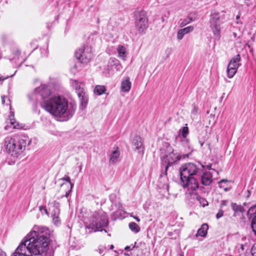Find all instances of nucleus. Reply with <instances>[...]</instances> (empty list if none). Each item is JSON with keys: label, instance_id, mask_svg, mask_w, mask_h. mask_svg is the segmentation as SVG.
I'll list each match as a JSON object with an SVG mask.
<instances>
[{"label": "nucleus", "instance_id": "nucleus-17", "mask_svg": "<svg viewBox=\"0 0 256 256\" xmlns=\"http://www.w3.org/2000/svg\"><path fill=\"white\" fill-rule=\"evenodd\" d=\"M108 66L112 68H114L116 71H120L122 70V66L119 60L115 58H111L108 62Z\"/></svg>", "mask_w": 256, "mask_h": 256}, {"label": "nucleus", "instance_id": "nucleus-30", "mask_svg": "<svg viewBox=\"0 0 256 256\" xmlns=\"http://www.w3.org/2000/svg\"><path fill=\"white\" fill-rule=\"evenodd\" d=\"M128 226L130 229L134 232L138 233L140 230V228L134 222H130Z\"/></svg>", "mask_w": 256, "mask_h": 256}, {"label": "nucleus", "instance_id": "nucleus-14", "mask_svg": "<svg viewBox=\"0 0 256 256\" xmlns=\"http://www.w3.org/2000/svg\"><path fill=\"white\" fill-rule=\"evenodd\" d=\"M200 177V178L201 184L205 186H210L213 180L212 174L210 172H202Z\"/></svg>", "mask_w": 256, "mask_h": 256}, {"label": "nucleus", "instance_id": "nucleus-26", "mask_svg": "<svg viewBox=\"0 0 256 256\" xmlns=\"http://www.w3.org/2000/svg\"><path fill=\"white\" fill-rule=\"evenodd\" d=\"M247 216L249 219H252L256 216V204L250 207L247 212Z\"/></svg>", "mask_w": 256, "mask_h": 256}, {"label": "nucleus", "instance_id": "nucleus-22", "mask_svg": "<svg viewBox=\"0 0 256 256\" xmlns=\"http://www.w3.org/2000/svg\"><path fill=\"white\" fill-rule=\"evenodd\" d=\"M62 180H66L67 182V183L63 184L62 185V186H66L67 187H70V190L68 192H66L65 194V196L66 197H68L72 191V189L74 186V184L70 182V178L68 176H64V178H62Z\"/></svg>", "mask_w": 256, "mask_h": 256}, {"label": "nucleus", "instance_id": "nucleus-15", "mask_svg": "<svg viewBox=\"0 0 256 256\" xmlns=\"http://www.w3.org/2000/svg\"><path fill=\"white\" fill-rule=\"evenodd\" d=\"M132 144L135 148L138 150V152L143 154L144 152V147L142 141V138L138 136H136L132 141Z\"/></svg>", "mask_w": 256, "mask_h": 256}, {"label": "nucleus", "instance_id": "nucleus-27", "mask_svg": "<svg viewBox=\"0 0 256 256\" xmlns=\"http://www.w3.org/2000/svg\"><path fill=\"white\" fill-rule=\"evenodd\" d=\"M167 180H168L166 176H161L160 179L159 180V182H164V184L162 186H160L161 188L168 190V184L167 182Z\"/></svg>", "mask_w": 256, "mask_h": 256}, {"label": "nucleus", "instance_id": "nucleus-42", "mask_svg": "<svg viewBox=\"0 0 256 256\" xmlns=\"http://www.w3.org/2000/svg\"><path fill=\"white\" fill-rule=\"evenodd\" d=\"M39 210L41 212L43 210V211H44L45 213L46 214H48V212L47 209L46 208V206H40L39 207Z\"/></svg>", "mask_w": 256, "mask_h": 256}, {"label": "nucleus", "instance_id": "nucleus-1", "mask_svg": "<svg viewBox=\"0 0 256 256\" xmlns=\"http://www.w3.org/2000/svg\"><path fill=\"white\" fill-rule=\"evenodd\" d=\"M50 230L46 226H35L24 241L28 252L35 255L45 252L50 244Z\"/></svg>", "mask_w": 256, "mask_h": 256}, {"label": "nucleus", "instance_id": "nucleus-49", "mask_svg": "<svg viewBox=\"0 0 256 256\" xmlns=\"http://www.w3.org/2000/svg\"><path fill=\"white\" fill-rule=\"evenodd\" d=\"M4 98H5V96H2V103L3 104H4L5 102Z\"/></svg>", "mask_w": 256, "mask_h": 256}, {"label": "nucleus", "instance_id": "nucleus-31", "mask_svg": "<svg viewBox=\"0 0 256 256\" xmlns=\"http://www.w3.org/2000/svg\"><path fill=\"white\" fill-rule=\"evenodd\" d=\"M227 182L228 180L224 179L222 180L220 182H218V186L220 188H223L226 192L228 190V188L225 185Z\"/></svg>", "mask_w": 256, "mask_h": 256}, {"label": "nucleus", "instance_id": "nucleus-43", "mask_svg": "<svg viewBox=\"0 0 256 256\" xmlns=\"http://www.w3.org/2000/svg\"><path fill=\"white\" fill-rule=\"evenodd\" d=\"M227 203H228V201L227 200H223L221 202L220 206H221L222 207L224 206H226Z\"/></svg>", "mask_w": 256, "mask_h": 256}, {"label": "nucleus", "instance_id": "nucleus-35", "mask_svg": "<svg viewBox=\"0 0 256 256\" xmlns=\"http://www.w3.org/2000/svg\"><path fill=\"white\" fill-rule=\"evenodd\" d=\"M52 222L56 226H59L60 224V220L59 215L52 216Z\"/></svg>", "mask_w": 256, "mask_h": 256}, {"label": "nucleus", "instance_id": "nucleus-37", "mask_svg": "<svg viewBox=\"0 0 256 256\" xmlns=\"http://www.w3.org/2000/svg\"><path fill=\"white\" fill-rule=\"evenodd\" d=\"M184 34L182 32V30H179L177 32L176 38L178 40H182L184 36Z\"/></svg>", "mask_w": 256, "mask_h": 256}, {"label": "nucleus", "instance_id": "nucleus-53", "mask_svg": "<svg viewBox=\"0 0 256 256\" xmlns=\"http://www.w3.org/2000/svg\"><path fill=\"white\" fill-rule=\"evenodd\" d=\"M45 52H46L45 56H46V55H47V54H48V52H47V50H46Z\"/></svg>", "mask_w": 256, "mask_h": 256}, {"label": "nucleus", "instance_id": "nucleus-29", "mask_svg": "<svg viewBox=\"0 0 256 256\" xmlns=\"http://www.w3.org/2000/svg\"><path fill=\"white\" fill-rule=\"evenodd\" d=\"M231 206L233 210L234 211L235 213L237 212H243L244 211V210L242 206L240 205H238L236 203L232 202L231 204Z\"/></svg>", "mask_w": 256, "mask_h": 256}, {"label": "nucleus", "instance_id": "nucleus-46", "mask_svg": "<svg viewBox=\"0 0 256 256\" xmlns=\"http://www.w3.org/2000/svg\"><path fill=\"white\" fill-rule=\"evenodd\" d=\"M0 256H6L5 252L1 249H0Z\"/></svg>", "mask_w": 256, "mask_h": 256}, {"label": "nucleus", "instance_id": "nucleus-23", "mask_svg": "<svg viewBox=\"0 0 256 256\" xmlns=\"http://www.w3.org/2000/svg\"><path fill=\"white\" fill-rule=\"evenodd\" d=\"M117 52L118 53V56L120 58H121L123 60H126V48L122 46H118L117 48Z\"/></svg>", "mask_w": 256, "mask_h": 256}, {"label": "nucleus", "instance_id": "nucleus-51", "mask_svg": "<svg viewBox=\"0 0 256 256\" xmlns=\"http://www.w3.org/2000/svg\"><path fill=\"white\" fill-rule=\"evenodd\" d=\"M130 248V246H127L126 247L125 250H129Z\"/></svg>", "mask_w": 256, "mask_h": 256}, {"label": "nucleus", "instance_id": "nucleus-40", "mask_svg": "<svg viewBox=\"0 0 256 256\" xmlns=\"http://www.w3.org/2000/svg\"><path fill=\"white\" fill-rule=\"evenodd\" d=\"M251 254L252 256H256V244H254L252 248Z\"/></svg>", "mask_w": 256, "mask_h": 256}, {"label": "nucleus", "instance_id": "nucleus-9", "mask_svg": "<svg viewBox=\"0 0 256 256\" xmlns=\"http://www.w3.org/2000/svg\"><path fill=\"white\" fill-rule=\"evenodd\" d=\"M240 56L238 54L234 56L229 62L227 68V76L229 78H232L236 74L240 66Z\"/></svg>", "mask_w": 256, "mask_h": 256}, {"label": "nucleus", "instance_id": "nucleus-13", "mask_svg": "<svg viewBox=\"0 0 256 256\" xmlns=\"http://www.w3.org/2000/svg\"><path fill=\"white\" fill-rule=\"evenodd\" d=\"M28 252V245L24 240L22 241L14 252L12 254V256H30V254H27Z\"/></svg>", "mask_w": 256, "mask_h": 256}, {"label": "nucleus", "instance_id": "nucleus-34", "mask_svg": "<svg viewBox=\"0 0 256 256\" xmlns=\"http://www.w3.org/2000/svg\"><path fill=\"white\" fill-rule=\"evenodd\" d=\"M194 26H190L184 28H182L180 30H182V32H184V34H186L192 32L194 30Z\"/></svg>", "mask_w": 256, "mask_h": 256}, {"label": "nucleus", "instance_id": "nucleus-12", "mask_svg": "<svg viewBox=\"0 0 256 256\" xmlns=\"http://www.w3.org/2000/svg\"><path fill=\"white\" fill-rule=\"evenodd\" d=\"M52 91L48 86L42 84L34 90L35 94H38L42 99L48 98L50 94Z\"/></svg>", "mask_w": 256, "mask_h": 256}, {"label": "nucleus", "instance_id": "nucleus-54", "mask_svg": "<svg viewBox=\"0 0 256 256\" xmlns=\"http://www.w3.org/2000/svg\"><path fill=\"white\" fill-rule=\"evenodd\" d=\"M8 126H8H5V128H6V129H7V126Z\"/></svg>", "mask_w": 256, "mask_h": 256}, {"label": "nucleus", "instance_id": "nucleus-25", "mask_svg": "<svg viewBox=\"0 0 256 256\" xmlns=\"http://www.w3.org/2000/svg\"><path fill=\"white\" fill-rule=\"evenodd\" d=\"M26 144V140L24 139L21 138L18 140L17 142L16 150H18V153H20L24 149Z\"/></svg>", "mask_w": 256, "mask_h": 256}, {"label": "nucleus", "instance_id": "nucleus-18", "mask_svg": "<svg viewBox=\"0 0 256 256\" xmlns=\"http://www.w3.org/2000/svg\"><path fill=\"white\" fill-rule=\"evenodd\" d=\"M208 226L207 224H203L200 228L198 230L196 234V237L201 236L205 238L208 233Z\"/></svg>", "mask_w": 256, "mask_h": 256}, {"label": "nucleus", "instance_id": "nucleus-19", "mask_svg": "<svg viewBox=\"0 0 256 256\" xmlns=\"http://www.w3.org/2000/svg\"><path fill=\"white\" fill-rule=\"evenodd\" d=\"M120 152L117 148L116 150H113L109 156V162L110 164H114L118 161L120 157Z\"/></svg>", "mask_w": 256, "mask_h": 256}, {"label": "nucleus", "instance_id": "nucleus-7", "mask_svg": "<svg viewBox=\"0 0 256 256\" xmlns=\"http://www.w3.org/2000/svg\"><path fill=\"white\" fill-rule=\"evenodd\" d=\"M220 13L214 11L210 14V26L213 32L216 40H219L220 38Z\"/></svg>", "mask_w": 256, "mask_h": 256}, {"label": "nucleus", "instance_id": "nucleus-52", "mask_svg": "<svg viewBox=\"0 0 256 256\" xmlns=\"http://www.w3.org/2000/svg\"><path fill=\"white\" fill-rule=\"evenodd\" d=\"M114 246L112 244L110 246V249L112 250L114 248Z\"/></svg>", "mask_w": 256, "mask_h": 256}, {"label": "nucleus", "instance_id": "nucleus-11", "mask_svg": "<svg viewBox=\"0 0 256 256\" xmlns=\"http://www.w3.org/2000/svg\"><path fill=\"white\" fill-rule=\"evenodd\" d=\"M73 86L74 87L76 92L78 96V98L80 101L81 106L82 108H84L86 106L88 102V98L87 95L84 92V90L83 88H81V86L78 84V83L76 81H74L73 83Z\"/></svg>", "mask_w": 256, "mask_h": 256}, {"label": "nucleus", "instance_id": "nucleus-36", "mask_svg": "<svg viewBox=\"0 0 256 256\" xmlns=\"http://www.w3.org/2000/svg\"><path fill=\"white\" fill-rule=\"evenodd\" d=\"M192 20V19L190 17H188L183 20L182 22L180 24V26L181 27L184 26L187 24L190 23Z\"/></svg>", "mask_w": 256, "mask_h": 256}, {"label": "nucleus", "instance_id": "nucleus-33", "mask_svg": "<svg viewBox=\"0 0 256 256\" xmlns=\"http://www.w3.org/2000/svg\"><path fill=\"white\" fill-rule=\"evenodd\" d=\"M251 228L254 234L256 235V216L252 220Z\"/></svg>", "mask_w": 256, "mask_h": 256}, {"label": "nucleus", "instance_id": "nucleus-3", "mask_svg": "<svg viewBox=\"0 0 256 256\" xmlns=\"http://www.w3.org/2000/svg\"><path fill=\"white\" fill-rule=\"evenodd\" d=\"M202 165H198L192 162L182 164L179 169L181 184L183 188H187L192 191L198 188V178L202 173Z\"/></svg>", "mask_w": 256, "mask_h": 256}, {"label": "nucleus", "instance_id": "nucleus-45", "mask_svg": "<svg viewBox=\"0 0 256 256\" xmlns=\"http://www.w3.org/2000/svg\"><path fill=\"white\" fill-rule=\"evenodd\" d=\"M211 167H212V165H211V164L208 165V166H206L207 168H208V170H212V168H211ZM212 170H213L214 172H216L217 174H218V172L217 171L215 170L214 169H212Z\"/></svg>", "mask_w": 256, "mask_h": 256}, {"label": "nucleus", "instance_id": "nucleus-20", "mask_svg": "<svg viewBox=\"0 0 256 256\" xmlns=\"http://www.w3.org/2000/svg\"><path fill=\"white\" fill-rule=\"evenodd\" d=\"M132 84L128 77L122 81L121 83V90L123 92H128L131 88Z\"/></svg>", "mask_w": 256, "mask_h": 256}, {"label": "nucleus", "instance_id": "nucleus-4", "mask_svg": "<svg viewBox=\"0 0 256 256\" xmlns=\"http://www.w3.org/2000/svg\"><path fill=\"white\" fill-rule=\"evenodd\" d=\"M164 148H161L160 158L162 162H164L166 165L165 166V172H166L170 166L179 161L181 159H185L188 158L190 153L188 154H180L178 152H174L172 146L168 144L166 142L164 144Z\"/></svg>", "mask_w": 256, "mask_h": 256}, {"label": "nucleus", "instance_id": "nucleus-8", "mask_svg": "<svg viewBox=\"0 0 256 256\" xmlns=\"http://www.w3.org/2000/svg\"><path fill=\"white\" fill-rule=\"evenodd\" d=\"M76 58L82 62L86 64L90 62L92 56V48L90 46H84L76 51Z\"/></svg>", "mask_w": 256, "mask_h": 256}, {"label": "nucleus", "instance_id": "nucleus-44", "mask_svg": "<svg viewBox=\"0 0 256 256\" xmlns=\"http://www.w3.org/2000/svg\"><path fill=\"white\" fill-rule=\"evenodd\" d=\"M9 76H7L6 77H4V76H0V82H2L4 80L8 78Z\"/></svg>", "mask_w": 256, "mask_h": 256}, {"label": "nucleus", "instance_id": "nucleus-2", "mask_svg": "<svg viewBox=\"0 0 256 256\" xmlns=\"http://www.w3.org/2000/svg\"><path fill=\"white\" fill-rule=\"evenodd\" d=\"M44 108L60 120L67 121L74 114L76 106L68 104V100L60 96H53L44 100L42 104Z\"/></svg>", "mask_w": 256, "mask_h": 256}, {"label": "nucleus", "instance_id": "nucleus-56", "mask_svg": "<svg viewBox=\"0 0 256 256\" xmlns=\"http://www.w3.org/2000/svg\"><path fill=\"white\" fill-rule=\"evenodd\" d=\"M105 232H106V230H104Z\"/></svg>", "mask_w": 256, "mask_h": 256}, {"label": "nucleus", "instance_id": "nucleus-10", "mask_svg": "<svg viewBox=\"0 0 256 256\" xmlns=\"http://www.w3.org/2000/svg\"><path fill=\"white\" fill-rule=\"evenodd\" d=\"M4 146L6 151L12 156H15L19 154L18 150H16L17 142L15 139L10 137L6 138L4 140Z\"/></svg>", "mask_w": 256, "mask_h": 256}, {"label": "nucleus", "instance_id": "nucleus-47", "mask_svg": "<svg viewBox=\"0 0 256 256\" xmlns=\"http://www.w3.org/2000/svg\"><path fill=\"white\" fill-rule=\"evenodd\" d=\"M130 216H132V217H133V218H134L136 220V222H140V219L138 217H137V216H132V215H131Z\"/></svg>", "mask_w": 256, "mask_h": 256}, {"label": "nucleus", "instance_id": "nucleus-16", "mask_svg": "<svg viewBox=\"0 0 256 256\" xmlns=\"http://www.w3.org/2000/svg\"><path fill=\"white\" fill-rule=\"evenodd\" d=\"M48 206L49 210L51 212L52 216L60 215V204L58 202L54 200L52 203H49Z\"/></svg>", "mask_w": 256, "mask_h": 256}, {"label": "nucleus", "instance_id": "nucleus-41", "mask_svg": "<svg viewBox=\"0 0 256 256\" xmlns=\"http://www.w3.org/2000/svg\"><path fill=\"white\" fill-rule=\"evenodd\" d=\"M224 214V212L222 210H220L216 215V217L218 219L222 217Z\"/></svg>", "mask_w": 256, "mask_h": 256}, {"label": "nucleus", "instance_id": "nucleus-6", "mask_svg": "<svg viewBox=\"0 0 256 256\" xmlns=\"http://www.w3.org/2000/svg\"><path fill=\"white\" fill-rule=\"evenodd\" d=\"M134 24L139 34L144 33L148 26V18L145 11L141 10L135 12Z\"/></svg>", "mask_w": 256, "mask_h": 256}, {"label": "nucleus", "instance_id": "nucleus-21", "mask_svg": "<svg viewBox=\"0 0 256 256\" xmlns=\"http://www.w3.org/2000/svg\"><path fill=\"white\" fill-rule=\"evenodd\" d=\"M6 122L8 124H10V126H12L14 128H19L18 124L16 122L14 118V112L12 111H10V112L8 118L6 120Z\"/></svg>", "mask_w": 256, "mask_h": 256}, {"label": "nucleus", "instance_id": "nucleus-55", "mask_svg": "<svg viewBox=\"0 0 256 256\" xmlns=\"http://www.w3.org/2000/svg\"><path fill=\"white\" fill-rule=\"evenodd\" d=\"M246 203H244V206H246Z\"/></svg>", "mask_w": 256, "mask_h": 256}, {"label": "nucleus", "instance_id": "nucleus-38", "mask_svg": "<svg viewBox=\"0 0 256 256\" xmlns=\"http://www.w3.org/2000/svg\"><path fill=\"white\" fill-rule=\"evenodd\" d=\"M188 133V128L187 126L183 127L182 130V135L186 138Z\"/></svg>", "mask_w": 256, "mask_h": 256}, {"label": "nucleus", "instance_id": "nucleus-32", "mask_svg": "<svg viewBox=\"0 0 256 256\" xmlns=\"http://www.w3.org/2000/svg\"><path fill=\"white\" fill-rule=\"evenodd\" d=\"M98 39V36L96 34H90L88 38V44L92 43L94 41Z\"/></svg>", "mask_w": 256, "mask_h": 256}, {"label": "nucleus", "instance_id": "nucleus-50", "mask_svg": "<svg viewBox=\"0 0 256 256\" xmlns=\"http://www.w3.org/2000/svg\"><path fill=\"white\" fill-rule=\"evenodd\" d=\"M197 109V108L194 106L193 109V112H196Z\"/></svg>", "mask_w": 256, "mask_h": 256}, {"label": "nucleus", "instance_id": "nucleus-28", "mask_svg": "<svg viewBox=\"0 0 256 256\" xmlns=\"http://www.w3.org/2000/svg\"><path fill=\"white\" fill-rule=\"evenodd\" d=\"M106 90V88L104 86H96L94 89V93L98 95H101L104 93Z\"/></svg>", "mask_w": 256, "mask_h": 256}, {"label": "nucleus", "instance_id": "nucleus-5", "mask_svg": "<svg viewBox=\"0 0 256 256\" xmlns=\"http://www.w3.org/2000/svg\"><path fill=\"white\" fill-rule=\"evenodd\" d=\"M108 216L106 213L100 211L95 212L92 216L90 223L86 226V230L90 233L92 231L97 232L100 228L108 226Z\"/></svg>", "mask_w": 256, "mask_h": 256}, {"label": "nucleus", "instance_id": "nucleus-48", "mask_svg": "<svg viewBox=\"0 0 256 256\" xmlns=\"http://www.w3.org/2000/svg\"><path fill=\"white\" fill-rule=\"evenodd\" d=\"M240 18V16L239 15L236 16V23L238 24L239 22L238 21Z\"/></svg>", "mask_w": 256, "mask_h": 256}, {"label": "nucleus", "instance_id": "nucleus-24", "mask_svg": "<svg viewBox=\"0 0 256 256\" xmlns=\"http://www.w3.org/2000/svg\"><path fill=\"white\" fill-rule=\"evenodd\" d=\"M192 196L194 198H196L198 201L201 205H202L203 206H206L208 205V202L207 200L204 198H203L201 197L200 196H198L196 193H194L192 194Z\"/></svg>", "mask_w": 256, "mask_h": 256}, {"label": "nucleus", "instance_id": "nucleus-39", "mask_svg": "<svg viewBox=\"0 0 256 256\" xmlns=\"http://www.w3.org/2000/svg\"><path fill=\"white\" fill-rule=\"evenodd\" d=\"M106 246L101 245V246H99L98 250H96V252H98L100 254H102L105 252V251L106 250Z\"/></svg>", "mask_w": 256, "mask_h": 256}, {"label": "nucleus", "instance_id": "nucleus-57", "mask_svg": "<svg viewBox=\"0 0 256 256\" xmlns=\"http://www.w3.org/2000/svg\"><path fill=\"white\" fill-rule=\"evenodd\" d=\"M30 256H32V255L30 254Z\"/></svg>", "mask_w": 256, "mask_h": 256}]
</instances>
